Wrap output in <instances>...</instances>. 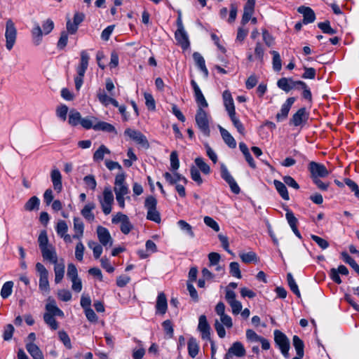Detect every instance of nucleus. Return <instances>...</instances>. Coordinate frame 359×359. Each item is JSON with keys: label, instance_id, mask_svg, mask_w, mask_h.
I'll return each mask as SVG.
<instances>
[{"label": "nucleus", "instance_id": "60", "mask_svg": "<svg viewBox=\"0 0 359 359\" xmlns=\"http://www.w3.org/2000/svg\"><path fill=\"white\" fill-rule=\"evenodd\" d=\"M83 181L89 189L91 190H95L97 187V182L93 175H89L83 178Z\"/></svg>", "mask_w": 359, "mask_h": 359}, {"label": "nucleus", "instance_id": "6", "mask_svg": "<svg viewBox=\"0 0 359 359\" xmlns=\"http://www.w3.org/2000/svg\"><path fill=\"white\" fill-rule=\"evenodd\" d=\"M6 47L8 50H11L16 41L17 29L11 19H8L6 23Z\"/></svg>", "mask_w": 359, "mask_h": 359}, {"label": "nucleus", "instance_id": "59", "mask_svg": "<svg viewBox=\"0 0 359 359\" xmlns=\"http://www.w3.org/2000/svg\"><path fill=\"white\" fill-rule=\"evenodd\" d=\"M58 336L60 341L63 343V344L69 349L72 348L71 340L68 334L65 331H60L58 332Z\"/></svg>", "mask_w": 359, "mask_h": 359}, {"label": "nucleus", "instance_id": "36", "mask_svg": "<svg viewBox=\"0 0 359 359\" xmlns=\"http://www.w3.org/2000/svg\"><path fill=\"white\" fill-rule=\"evenodd\" d=\"M177 225L180 227V229L185 232L191 238H194L195 237L194 232L193 231L192 226L188 224L184 220H179L177 222Z\"/></svg>", "mask_w": 359, "mask_h": 359}, {"label": "nucleus", "instance_id": "57", "mask_svg": "<svg viewBox=\"0 0 359 359\" xmlns=\"http://www.w3.org/2000/svg\"><path fill=\"white\" fill-rule=\"evenodd\" d=\"M264 55V49L260 42H257L255 48V58L258 59L261 62H263Z\"/></svg>", "mask_w": 359, "mask_h": 359}, {"label": "nucleus", "instance_id": "7", "mask_svg": "<svg viewBox=\"0 0 359 359\" xmlns=\"http://www.w3.org/2000/svg\"><path fill=\"white\" fill-rule=\"evenodd\" d=\"M67 276L72 283V289L76 292H80L82 290V282L79 278L77 269L74 264H68Z\"/></svg>", "mask_w": 359, "mask_h": 359}, {"label": "nucleus", "instance_id": "55", "mask_svg": "<svg viewBox=\"0 0 359 359\" xmlns=\"http://www.w3.org/2000/svg\"><path fill=\"white\" fill-rule=\"evenodd\" d=\"M68 231V226L65 221L60 220L56 226V231L59 236H65Z\"/></svg>", "mask_w": 359, "mask_h": 359}, {"label": "nucleus", "instance_id": "29", "mask_svg": "<svg viewBox=\"0 0 359 359\" xmlns=\"http://www.w3.org/2000/svg\"><path fill=\"white\" fill-rule=\"evenodd\" d=\"M273 184L278 194L284 200H290L289 194L284 182L274 180Z\"/></svg>", "mask_w": 359, "mask_h": 359}, {"label": "nucleus", "instance_id": "49", "mask_svg": "<svg viewBox=\"0 0 359 359\" xmlns=\"http://www.w3.org/2000/svg\"><path fill=\"white\" fill-rule=\"evenodd\" d=\"M170 168L172 171H176L180 168V161L176 151L171 152L170 156Z\"/></svg>", "mask_w": 359, "mask_h": 359}, {"label": "nucleus", "instance_id": "63", "mask_svg": "<svg viewBox=\"0 0 359 359\" xmlns=\"http://www.w3.org/2000/svg\"><path fill=\"white\" fill-rule=\"evenodd\" d=\"M144 97L145 99V104L147 108L150 110H154L156 108V103L153 96L149 93H145L144 94Z\"/></svg>", "mask_w": 359, "mask_h": 359}, {"label": "nucleus", "instance_id": "62", "mask_svg": "<svg viewBox=\"0 0 359 359\" xmlns=\"http://www.w3.org/2000/svg\"><path fill=\"white\" fill-rule=\"evenodd\" d=\"M204 223L215 231H219V226L217 222L209 216H205L203 219Z\"/></svg>", "mask_w": 359, "mask_h": 359}, {"label": "nucleus", "instance_id": "12", "mask_svg": "<svg viewBox=\"0 0 359 359\" xmlns=\"http://www.w3.org/2000/svg\"><path fill=\"white\" fill-rule=\"evenodd\" d=\"M97 234L100 243L104 247H111L113 245V238H111L109 230L102 226L97 228Z\"/></svg>", "mask_w": 359, "mask_h": 359}, {"label": "nucleus", "instance_id": "18", "mask_svg": "<svg viewBox=\"0 0 359 359\" xmlns=\"http://www.w3.org/2000/svg\"><path fill=\"white\" fill-rule=\"evenodd\" d=\"M309 118V114L306 113L304 107L300 108L290 119V124L294 126H299L302 123H305Z\"/></svg>", "mask_w": 359, "mask_h": 359}, {"label": "nucleus", "instance_id": "2", "mask_svg": "<svg viewBox=\"0 0 359 359\" xmlns=\"http://www.w3.org/2000/svg\"><path fill=\"white\" fill-rule=\"evenodd\" d=\"M196 123L200 131L206 137L210 135V121L208 113L203 109L198 108L195 116Z\"/></svg>", "mask_w": 359, "mask_h": 359}, {"label": "nucleus", "instance_id": "3", "mask_svg": "<svg viewBox=\"0 0 359 359\" xmlns=\"http://www.w3.org/2000/svg\"><path fill=\"white\" fill-rule=\"evenodd\" d=\"M274 341L281 353L285 358H289L290 340L287 336L278 330L273 332Z\"/></svg>", "mask_w": 359, "mask_h": 359}, {"label": "nucleus", "instance_id": "5", "mask_svg": "<svg viewBox=\"0 0 359 359\" xmlns=\"http://www.w3.org/2000/svg\"><path fill=\"white\" fill-rule=\"evenodd\" d=\"M36 270L39 274V287L40 290L46 294L49 293L50 287L48 282V271L40 262L36 264Z\"/></svg>", "mask_w": 359, "mask_h": 359}, {"label": "nucleus", "instance_id": "42", "mask_svg": "<svg viewBox=\"0 0 359 359\" xmlns=\"http://www.w3.org/2000/svg\"><path fill=\"white\" fill-rule=\"evenodd\" d=\"M271 53L273 55V68L275 71L279 72L282 68V61L280 54L276 50L271 51Z\"/></svg>", "mask_w": 359, "mask_h": 359}, {"label": "nucleus", "instance_id": "15", "mask_svg": "<svg viewBox=\"0 0 359 359\" xmlns=\"http://www.w3.org/2000/svg\"><path fill=\"white\" fill-rule=\"evenodd\" d=\"M294 97H289L286 100V101L281 106L280 112L276 114V119L278 121H283L287 117L290 109L292 105L294 104Z\"/></svg>", "mask_w": 359, "mask_h": 359}, {"label": "nucleus", "instance_id": "32", "mask_svg": "<svg viewBox=\"0 0 359 359\" xmlns=\"http://www.w3.org/2000/svg\"><path fill=\"white\" fill-rule=\"evenodd\" d=\"M95 130H102L108 133H116V130L111 124L104 121H97L93 126Z\"/></svg>", "mask_w": 359, "mask_h": 359}, {"label": "nucleus", "instance_id": "56", "mask_svg": "<svg viewBox=\"0 0 359 359\" xmlns=\"http://www.w3.org/2000/svg\"><path fill=\"white\" fill-rule=\"evenodd\" d=\"M318 26L324 33L329 34H334L336 33V30L330 27L329 21L320 22L318 23Z\"/></svg>", "mask_w": 359, "mask_h": 359}, {"label": "nucleus", "instance_id": "22", "mask_svg": "<svg viewBox=\"0 0 359 359\" xmlns=\"http://www.w3.org/2000/svg\"><path fill=\"white\" fill-rule=\"evenodd\" d=\"M218 128L219 130L221 136L224 140V142L231 149H234L236 147V142L233 137L230 134V133L222 127L221 126H218Z\"/></svg>", "mask_w": 359, "mask_h": 359}, {"label": "nucleus", "instance_id": "47", "mask_svg": "<svg viewBox=\"0 0 359 359\" xmlns=\"http://www.w3.org/2000/svg\"><path fill=\"white\" fill-rule=\"evenodd\" d=\"M38 243L40 250H41L43 248H46L48 246L51 245V244H49L48 238L46 231H42L39 233L38 238Z\"/></svg>", "mask_w": 359, "mask_h": 359}, {"label": "nucleus", "instance_id": "39", "mask_svg": "<svg viewBox=\"0 0 359 359\" xmlns=\"http://www.w3.org/2000/svg\"><path fill=\"white\" fill-rule=\"evenodd\" d=\"M287 280L290 290L298 297L301 296L298 285L291 273L287 274Z\"/></svg>", "mask_w": 359, "mask_h": 359}, {"label": "nucleus", "instance_id": "4", "mask_svg": "<svg viewBox=\"0 0 359 359\" xmlns=\"http://www.w3.org/2000/svg\"><path fill=\"white\" fill-rule=\"evenodd\" d=\"M102 210L104 215H107L111 212V205L114 203V195L110 187H105L102 196H98Z\"/></svg>", "mask_w": 359, "mask_h": 359}, {"label": "nucleus", "instance_id": "45", "mask_svg": "<svg viewBox=\"0 0 359 359\" xmlns=\"http://www.w3.org/2000/svg\"><path fill=\"white\" fill-rule=\"evenodd\" d=\"M81 114L79 111L72 110L69 115V123L72 126H77L79 123L81 124Z\"/></svg>", "mask_w": 359, "mask_h": 359}, {"label": "nucleus", "instance_id": "61", "mask_svg": "<svg viewBox=\"0 0 359 359\" xmlns=\"http://www.w3.org/2000/svg\"><path fill=\"white\" fill-rule=\"evenodd\" d=\"M285 217L291 228H294L295 226H297L298 220L291 210H287Z\"/></svg>", "mask_w": 359, "mask_h": 359}, {"label": "nucleus", "instance_id": "35", "mask_svg": "<svg viewBox=\"0 0 359 359\" xmlns=\"http://www.w3.org/2000/svg\"><path fill=\"white\" fill-rule=\"evenodd\" d=\"M292 344L296 350L297 355L300 357H304V344L303 341L297 335L292 338Z\"/></svg>", "mask_w": 359, "mask_h": 359}, {"label": "nucleus", "instance_id": "41", "mask_svg": "<svg viewBox=\"0 0 359 359\" xmlns=\"http://www.w3.org/2000/svg\"><path fill=\"white\" fill-rule=\"evenodd\" d=\"M230 119L234 126V127L237 129L238 132L242 135L245 133V128L242 123L240 121L239 118L236 116V112L231 114L229 115Z\"/></svg>", "mask_w": 359, "mask_h": 359}, {"label": "nucleus", "instance_id": "14", "mask_svg": "<svg viewBox=\"0 0 359 359\" xmlns=\"http://www.w3.org/2000/svg\"><path fill=\"white\" fill-rule=\"evenodd\" d=\"M175 38L183 49L186 50L189 47L190 42L184 27H177L175 33Z\"/></svg>", "mask_w": 359, "mask_h": 359}, {"label": "nucleus", "instance_id": "50", "mask_svg": "<svg viewBox=\"0 0 359 359\" xmlns=\"http://www.w3.org/2000/svg\"><path fill=\"white\" fill-rule=\"evenodd\" d=\"M147 219L158 224L161 220L160 213L156 208L147 210Z\"/></svg>", "mask_w": 359, "mask_h": 359}, {"label": "nucleus", "instance_id": "27", "mask_svg": "<svg viewBox=\"0 0 359 359\" xmlns=\"http://www.w3.org/2000/svg\"><path fill=\"white\" fill-rule=\"evenodd\" d=\"M26 348L33 359H44L41 351L35 344L27 343L26 344Z\"/></svg>", "mask_w": 359, "mask_h": 359}, {"label": "nucleus", "instance_id": "26", "mask_svg": "<svg viewBox=\"0 0 359 359\" xmlns=\"http://www.w3.org/2000/svg\"><path fill=\"white\" fill-rule=\"evenodd\" d=\"M228 353L236 357H243L245 355L246 351L243 345L240 341H236L229 348Z\"/></svg>", "mask_w": 359, "mask_h": 359}, {"label": "nucleus", "instance_id": "44", "mask_svg": "<svg viewBox=\"0 0 359 359\" xmlns=\"http://www.w3.org/2000/svg\"><path fill=\"white\" fill-rule=\"evenodd\" d=\"M239 256L245 263L257 262L258 260L257 255L253 252L241 253Z\"/></svg>", "mask_w": 359, "mask_h": 359}, {"label": "nucleus", "instance_id": "17", "mask_svg": "<svg viewBox=\"0 0 359 359\" xmlns=\"http://www.w3.org/2000/svg\"><path fill=\"white\" fill-rule=\"evenodd\" d=\"M44 314L60 317L64 316L63 311L57 307L55 301L51 297H48L47 299L46 313Z\"/></svg>", "mask_w": 359, "mask_h": 359}, {"label": "nucleus", "instance_id": "13", "mask_svg": "<svg viewBox=\"0 0 359 359\" xmlns=\"http://www.w3.org/2000/svg\"><path fill=\"white\" fill-rule=\"evenodd\" d=\"M191 84L194 89V96L196 102L198 104V108L203 109L208 107V104L196 82L194 80H191Z\"/></svg>", "mask_w": 359, "mask_h": 359}, {"label": "nucleus", "instance_id": "51", "mask_svg": "<svg viewBox=\"0 0 359 359\" xmlns=\"http://www.w3.org/2000/svg\"><path fill=\"white\" fill-rule=\"evenodd\" d=\"M44 322L53 330L58 328V323L54 318V316L43 314Z\"/></svg>", "mask_w": 359, "mask_h": 359}, {"label": "nucleus", "instance_id": "11", "mask_svg": "<svg viewBox=\"0 0 359 359\" xmlns=\"http://www.w3.org/2000/svg\"><path fill=\"white\" fill-rule=\"evenodd\" d=\"M198 330L203 340L211 341V328L205 315L200 316L198 318Z\"/></svg>", "mask_w": 359, "mask_h": 359}, {"label": "nucleus", "instance_id": "1", "mask_svg": "<svg viewBox=\"0 0 359 359\" xmlns=\"http://www.w3.org/2000/svg\"><path fill=\"white\" fill-rule=\"evenodd\" d=\"M80 62L76 68L77 75L74 78L75 88L79 91L83 83L85 73L88 67L90 55L86 50H82L80 53Z\"/></svg>", "mask_w": 359, "mask_h": 359}, {"label": "nucleus", "instance_id": "20", "mask_svg": "<svg viewBox=\"0 0 359 359\" xmlns=\"http://www.w3.org/2000/svg\"><path fill=\"white\" fill-rule=\"evenodd\" d=\"M163 176L166 182L171 185L177 184V183L178 182H182L185 184L188 182V180L185 177L177 172L176 171H173L172 173L166 172L164 173Z\"/></svg>", "mask_w": 359, "mask_h": 359}, {"label": "nucleus", "instance_id": "16", "mask_svg": "<svg viewBox=\"0 0 359 359\" xmlns=\"http://www.w3.org/2000/svg\"><path fill=\"white\" fill-rule=\"evenodd\" d=\"M299 81H293L291 78H281L277 82V86L279 88L284 90L286 93H288L292 89L297 88L298 85L297 83Z\"/></svg>", "mask_w": 359, "mask_h": 359}, {"label": "nucleus", "instance_id": "25", "mask_svg": "<svg viewBox=\"0 0 359 359\" xmlns=\"http://www.w3.org/2000/svg\"><path fill=\"white\" fill-rule=\"evenodd\" d=\"M54 265L55 282L60 283L65 276V266L63 260L60 263L57 262Z\"/></svg>", "mask_w": 359, "mask_h": 359}, {"label": "nucleus", "instance_id": "9", "mask_svg": "<svg viewBox=\"0 0 359 359\" xmlns=\"http://www.w3.org/2000/svg\"><path fill=\"white\" fill-rule=\"evenodd\" d=\"M220 171L222 178L229 184L231 191L236 194H239L240 187L224 163L220 165Z\"/></svg>", "mask_w": 359, "mask_h": 359}, {"label": "nucleus", "instance_id": "31", "mask_svg": "<svg viewBox=\"0 0 359 359\" xmlns=\"http://www.w3.org/2000/svg\"><path fill=\"white\" fill-rule=\"evenodd\" d=\"M95 208V204L93 202L88 203L81 210V215L83 217L88 221H93L95 219V215L92 212V210Z\"/></svg>", "mask_w": 359, "mask_h": 359}, {"label": "nucleus", "instance_id": "40", "mask_svg": "<svg viewBox=\"0 0 359 359\" xmlns=\"http://www.w3.org/2000/svg\"><path fill=\"white\" fill-rule=\"evenodd\" d=\"M88 246L93 250L94 257L95 259L100 258L103 250L102 245H100L93 241H90L88 243Z\"/></svg>", "mask_w": 359, "mask_h": 359}, {"label": "nucleus", "instance_id": "38", "mask_svg": "<svg viewBox=\"0 0 359 359\" xmlns=\"http://www.w3.org/2000/svg\"><path fill=\"white\" fill-rule=\"evenodd\" d=\"M13 281H7L3 285L1 290V297L3 299H6L11 296L13 292Z\"/></svg>", "mask_w": 359, "mask_h": 359}, {"label": "nucleus", "instance_id": "33", "mask_svg": "<svg viewBox=\"0 0 359 359\" xmlns=\"http://www.w3.org/2000/svg\"><path fill=\"white\" fill-rule=\"evenodd\" d=\"M40 200L37 196L31 197L25 204L24 209L26 211L37 210L39 208Z\"/></svg>", "mask_w": 359, "mask_h": 359}, {"label": "nucleus", "instance_id": "24", "mask_svg": "<svg viewBox=\"0 0 359 359\" xmlns=\"http://www.w3.org/2000/svg\"><path fill=\"white\" fill-rule=\"evenodd\" d=\"M156 309L158 312L165 314L168 309L167 299L163 292L158 294L157 297Z\"/></svg>", "mask_w": 359, "mask_h": 359}, {"label": "nucleus", "instance_id": "37", "mask_svg": "<svg viewBox=\"0 0 359 359\" xmlns=\"http://www.w3.org/2000/svg\"><path fill=\"white\" fill-rule=\"evenodd\" d=\"M110 151L104 145H101L94 153L93 160L100 162L103 160L105 154H109Z\"/></svg>", "mask_w": 359, "mask_h": 359}, {"label": "nucleus", "instance_id": "21", "mask_svg": "<svg viewBox=\"0 0 359 359\" xmlns=\"http://www.w3.org/2000/svg\"><path fill=\"white\" fill-rule=\"evenodd\" d=\"M297 11L303 15V22L304 24L311 23L315 21L316 15L311 8L302 6L297 8Z\"/></svg>", "mask_w": 359, "mask_h": 359}, {"label": "nucleus", "instance_id": "54", "mask_svg": "<svg viewBox=\"0 0 359 359\" xmlns=\"http://www.w3.org/2000/svg\"><path fill=\"white\" fill-rule=\"evenodd\" d=\"M262 337L252 330L248 329L246 330V339L249 342H259Z\"/></svg>", "mask_w": 359, "mask_h": 359}, {"label": "nucleus", "instance_id": "46", "mask_svg": "<svg viewBox=\"0 0 359 359\" xmlns=\"http://www.w3.org/2000/svg\"><path fill=\"white\" fill-rule=\"evenodd\" d=\"M97 97L100 102L107 107L109 104V102L111 99V97L107 95V93L104 92V90L102 89H99L97 92Z\"/></svg>", "mask_w": 359, "mask_h": 359}, {"label": "nucleus", "instance_id": "30", "mask_svg": "<svg viewBox=\"0 0 359 359\" xmlns=\"http://www.w3.org/2000/svg\"><path fill=\"white\" fill-rule=\"evenodd\" d=\"M193 58L198 67L203 72L205 77L208 76V70L205 67V60L203 57L198 52L193 54Z\"/></svg>", "mask_w": 359, "mask_h": 359}, {"label": "nucleus", "instance_id": "34", "mask_svg": "<svg viewBox=\"0 0 359 359\" xmlns=\"http://www.w3.org/2000/svg\"><path fill=\"white\" fill-rule=\"evenodd\" d=\"M199 346L195 338L191 337L188 341V352L189 355L194 358L198 353Z\"/></svg>", "mask_w": 359, "mask_h": 359}, {"label": "nucleus", "instance_id": "52", "mask_svg": "<svg viewBox=\"0 0 359 359\" xmlns=\"http://www.w3.org/2000/svg\"><path fill=\"white\" fill-rule=\"evenodd\" d=\"M229 271L230 273L237 278H241V273L240 270V266L238 262H231L229 264Z\"/></svg>", "mask_w": 359, "mask_h": 359}, {"label": "nucleus", "instance_id": "64", "mask_svg": "<svg viewBox=\"0 0 359 359\" xmlns=\"http://www.w3.org/2000/svg\"><path fill=\"white\" fill-rule=\"evenodd\" d=\"M157 205V201L156 199L152 196H148L144 201V207L147 208V210H154L156 208Z\"/></svg>", "mask_w": 359, "mask_h": 359}, {"label": "nucleus", "instance_id": "23", "mask_svg": "<svg viewBox=\"0 0 359 359\" xmlns=\"http://www.w3.org/2000/svg\"><path fill=\"white\" fill-rule=\"evenodd\" d=\"M51 181L53 182V188L57 192H60L62 189V175L59 170L54 169L50 174Z\"/></svg>", "mask_w": 359, "mask_h": 359}, {"label": "nucleus", "instance_id": "28", "mask_svg": "<svg viewBox=\"0 0 359 359\" xmlns=\"http://www.w3.org/2000/svg\"><path fill=\"white\" fill-rule=\"evenodd\" d=\"M74 230L75 231V234L73 235V238H81L83 234L84 224L79 217L74 218Z\"/></svg>", "mask_w": 359, "mask_h": 359}, {"label": "nucleus", "instance_id": "48", "mask_svg": "<svg viewBox=\"0 0 359 359\" xmlns=\"http://www.w3.org/2000/svg\"><path fill=\"white\" fill-rule=\"evenodd\" d=\"M195 163L197 167L204 173L209 174L210 172V166L204 161L201 157H198L195 159Z\"/></svg>", "mask_w": 359, "mask_h": 359}, {"label": "nucleus", "instance_id": "19", "mask_svg": "<svg viewBox=\"0 0 359 359\" xmlns=\"http://www.w3.org/2000/svg\"><path fill=\"white\" fill-rule=\"evenodd\" d=\"M42 257L44 260L48 261L53 264L57 262V255L53 245L43 248L41 250Z\"/></svg>", "mask_w": 359, "mask_h": 359}, {"label": "nucleus", "instance_id": "8", "mask_svg": "<svg viewBox=\"0 0 359 359\" xmlns=\"http://www.w3.org/2000/svg\"><path fill=\"white\" fill-rule=\"evenodd\" d=\"M124 134L135 141L137 144L140 145L142 148L148 149L149 147V144L146 136L141 132L131 128H127L125 130Z\"/></svg>", "mask_w": 359, "mask_h": 359}, {"label": "nucleus", "instance_id": "43", "mask_svg": "<svg viewBox=\"0 0 359 359\" xmlns=\"http://www.w3.org/2000/svg\"><path fill=\"white\" fill-rule=\"evenodd\" d=\"M43 31L38 23L35 24V27L33 28L32 31V34L34 39V43L36 45H39L41 41V36L43 34Z\"/></svg>", "mask_w": 359, "mask_h": 359}, {"label": "nucleus", "instance_id": "53", "mask_svg": "<svg viewBox=\"0 0 359 359\" xmlns=\"http://www.w3.org/2000/svg\"><path fill=\"white\" fill-rule=\"evenodd\" d=\"M297 84H299L297 88L303 89L302 95H303L304 98H305L306 100H311L312 95H311L310 89L308 88L306 83H304L302 81H299L297 83Z\"/></svg>", "mask_w": 359, "mask_h": 359}, {"label": "nucleus", "instance_id": "10", "mask_svg": "<svg viewBox=\"0 0 359 359\" xmlns=\"http://www.w3.org/2000/svg\"><path fill=\"white\" fill-rule=\"evenodd\" d=\"M309 170L311 172V177L312 179L317 177H325L328 176L330 173L323 164L314 161L309 163Z\"/></svg>", "mask_w": 359, "mask_h": 359}, {"label": "nucleus", "instance_id": "58", "mask_svg": "<svg viewBox=\"0 0 359 359\" xmlns=\"http://www.w3.org/2000/svg\"><path fill=\"white\" fill-rule=\"evenodd\" d=\"M96 121L97 118L93 116L91 118H84L81 120V125L86 129L93 128Z\"/></svg>", "mask_w": 359, "mask_h": 359}]
</instances>
